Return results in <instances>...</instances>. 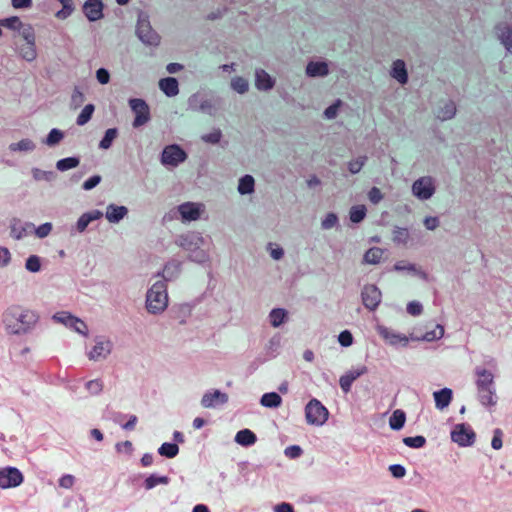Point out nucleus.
I'll use <instances>...</instances> for the list:
<instances>
[{
	"instance_id": "f257e3e1",
	"label": "nucleus",
	"mask_w": 512,
	"mask_h": 512,
	"mask_svg": "<svg viewBox=\"0 0 512 512\" xmlns=\"http://www.w3.org/2000/svg\"><path fill=\"white\" fill-rule=\"evenodd\" d=\"M38 321L37 314L20 306L9 307L3 315V323L10 334H25L29 332Z\"/></svg>"
},
{
	"instance_id": "f03ea898",
	"label": "nucleus",
	"mask_w": 512,
	"mask_h": 512,
	"mask_svg": "<svg viewBox=\"0 0 512 512\" xmlns=\"http://www.w3.org/2000/svg\"><path fill=\"white\" fill-rule=\"evenodd\" d=\"M168 304L166 285L163 281L155 282L148 290L146 308L150 313L157 314L165 310Z\"/></svg>"
},
{
	"instance_id": "7ed1b4c3",
	"label": "nucleus",
	"mask_w": 512,
	"mask_h": 512,
	"mask_svg": "<svg viewBox=\"0 0 512 512\" xmlns=\"http://www.w3.org/2000/svg\"><path fill=\"white\" fill-rule=\"evenodd\" d=\"M328 410L320 401L312 399L305 407V417L311 425H322L328 419Z\"/></svg>"
},
{
	"instance_id": "20e7f679",
	"label": "nucleus",
	"mask_w": 512,
	"mask_h": 512,
	"mask_svg": "<svg viewBox=\"0 0 512 512\" xmlns=\"http://www.w3.org/2000/svg\"><path fill=\"white\" fill-rule=\"evenodd\" d=\"M131 110L135 114L133 127L138 128L150 120L149 106L143 99L133 98L129 100Z\"/></svg>"
},
{
	"instance_id": "39448f33",
	"label": "nucleus",
	"mask_w": 512,
	"mask_h": 512,
	"mask_svg": "<svg viewBox=\"0 0 512 512\" xmlns=\"http://www.w3.org/2000/svg\"><path fill=\"white\" fill-rule=\"evenodd\" d=\"M476 434L466 424H457L451 432V439L459 446H471L475 441Z\"/></svg>"
},
{
	"instance_id": "423d86ee",
	"label": "nucleus",
	"mask_w": 512,
	"mask_h": 512,
	"mask_svg": "<svg viewBox=\"0 0 512 512\" xmlns=\"http://www.w3.org/2000/svg\"><path fill=\"white\" fill-rule=\"evenodd\" d=\"M136 33L139 39L148 45H158L160 42L159 35L153 30L149 21L139 19L137 22Z\"/></svg>"
},
{
	"instance_id": "0eeeda50",
	"label": "nucleus",
	"mask_w": 512,
	"mask_h": 512,
	"mask_svg": "<svg viewBox=\"0 0 512 512\" xmlns=\"http://www.w3.org/2000/svg\"><path fill=\"white\" fill-rule=\"evenodd\" d=\"M187 155L178 145L166 146L162 152L161 161L165 165L177 166L185 161Z\"/></svg>"
},
{
	"instance_id": "6e6552de",
	"label": "nucleus",
	"mask_w": 512,
	"mask_h": 512,
	"mask_svg": "<svg viewBox=\"0 0 512 512\" xmlns=\"http://www.w3.org/2000/svg\"><path fill=\"white\" fill-rule=\"evenodd\" d=\"M23 482L22 473L14 467L0 470V487L7 489L17 487Z\"/></svg>"
},
{
	"instance_id": "1a4fd4ad",
	"label": "nucleus",
	"mask_w": 512,
	"mask_h": 512,
	"mask_svg": "<svg viewBox=\"0 0 512 512\" xmlns=\"http://www.w3.org/2000/svg\"><path fill=\"white\" fill-rule=\"evenodd\" d=\"M53 319L60 323H63L67 327L73 328L76 332L80 334H87L86 324L81 319L74 317L68 312H58L53 316Z\"/></svg>"
},
{
	"instance_id": "9d476101",
	"label": "nucleus",
	"mask_w": 512,
	"mask_h": 512,
	"mask_svg": "<svg viewBox=\"0 0 512 512\" xmlns=\"http://www.w3.org/2000/svg\"><path fill=\"white\" fill-rule=\"evenodd\" d=\"M363 305L369 310H375L381 302V291L375 285H366L362 290Z\"/></svg>"
},
{
	"instance_id": "9b49d317",
	"label": "nucleus",
	"mask_w": 512,
	"mask_h": 512,
	"mask_svg": "<svg viewBox=\"0 0 512 512\" xmlns=\"http://www.w3.org/2000/svg\"><path fill=\"white\" fill-rule=\"evenodd\" d=\"M412 190L418 198L426 200L433 195L435 189L430 177H422L413 183Z\"/></svg>"
},
{
	"instance_id": "f8f14e48",
	"label": "nucleus",
	"mask_w": 512,
	"mask_h": 512,
	"mask_svg": "<svg viewBox=\"0 0 512 512\" xmlns=\"http://www.w3.org/2000/svg\"><path fill=\"white\" fill-rule=\"evenodd\" d=\"M83 12L89 21H97L103 17V3L101 0H87L83 5Z\"/></svg>"
},
{
	"instance_id": "ddd939ff",
	"label": "nucleus",
	"mask_w": 512,
	"mask_h": 512,
	"mask_svg": "<svg viewBox=\"0 0 512 512\" xmlns=\"http://www.w3.org/2000/svg\"><path fill=\"white\" fill-rule=\"evenodd\" d=\"M228 401V396L226 393H222L219 390H215L214 392L205 393L201 399V405L204 408L214 407L216 404H224Z\"/></svg>"
},
{
	"instance_id": "4468645a",
	"label": "nucleus",
	"mask_w": 512,
	"mask_h": 512,
	"mask_svg": "<svg viewBox=\"0 0 512 512\" xmlns=\"http://www.w3.org/2000/svg\"><path fill=\"white\" fill-rule=\"evenodd\" d=\"M111 348L112 344L110 341H99L89 352V359L99 360L101 358H106L110 354Z\"/></svg>"
},
{
	"instance_id": "2eb2a0df",
	"label": "nucleus",
	"mask_w": 512,
	"mask_h": 512,
	"mask_svg": "<svg viewBox=\"0 0 512 512\" xmlns=\"http://www.w3.org/2000/svg\"><path fill=\"white\" fill-rule=\"evenodd\" d=\"M476 375H477L476 386H477L478 391L493 387L494 376L490 371H488L486 369L478 368L476 370Z\"/></svg>"
},
{
	"instance_id": "dca6fc26",
	"label": "nucleus",
	"mask_w": 512,
	"mask_h": 512,
	"mask_svg": "<svg viewBox=\"0 0 512 512\" xmlns=\"http://www.w3.org/2000/svg\"><path fill=\"white\" fill-rule=\"evenodd\" d=\"M435 406L439 410L448 407L452 400V390L450 388H443L433 393Z\"/></svg>"
},
{
	"instance_id": "f3484780",
	"label": "nucleus",
	"mask_w": 512,
	"mask_h": 512,
	"mask_svg": "<svg viewBox=\"0 0 512 512\" xmlns=\"http://www.w3.org/2000/svg\"><path fill=\"white\" fill-rule=\"evenodd\" d=\"M380 336L385 339L391 345L403 344L406 345L408 343V338L405 335L397 334L386 327L379 328Z\"/></svg>"
},
{
	"instance_id": "a211bd4d",
	"label": "nucleus",
	"mask_w": 512,
	"mask_h": 512,
	"mask_svg": "<svg viewBox=\"0 0 512 512\" xmlns=\"http://www.w3.org/2000/svg\"><path fill=\"white\" fill-rule=\"evenodd\" d=\"M179 212L184 220H197L200 217V209L194 203H184L179 206Z\"/></svg>"
},
{
	"instance_id": "6ab92c4d",
	"label": "nucleus",
	"mask_w": 512,
	"mask_h": 512,
	"mask_svg": "<svg viewBox=\"0 0 512 512\" xmlns=\"http://www.w3.org/2000/svg\"><path fill=\"white\" fill-rule=\"evenodd\" d=\"M160 89L169 97L179 93L178 81L173 77H167L159 81Z\"/></svg>"
},
{
	"instance_id": "aec40b11",
	"label": "nucleus",
	"mask_w": 512,
	"mask_h": 512,
	"mask_svg": "<svg viewBox=\"0 0 512 512\" xmlns=\"http://www.w3.org/2000/svg\"><path fill=\"white\" fill-rule=\"evenodd\" d=\"M496 33L507 51L512 53V29L507 26L497 25Z\"/></svg>"
},
{
	"instance_id": "412c9836",
	"label": "nucleus",
	"mask_w": 512,
	"mask_h": 512,
	"mask_svg": "<svg viewBox=\"0 0 512 512\" xmlns=\"http://www.w3.org/2000/svg\"><path fill=\"white\" fill-rule=\"evenodd\" d=\"M101 217L102 213L98 210L84 213L83 215L80 216V218L77 221V230L79 232H83L92 221L97 220Z\"/></svg>"
},
{
	"instance_id": "4be33fe9",
	"label": "nucleus",
	"mask_w": 512,
	"mask_h": 512,
	"mask_svg": "<svg viewBox=\"0 0 512 512\" xmlns=\"http://www.w3.org/2000/svg\"><path fill=\"white\" fill-rule=\"evenodd\" d=\"M127 212L128 210L124 206L109 205L106 211V218L109 222H118L127 214Z\"/></svg>"
},
{
	"instance_id": "5701e85b",
	"label": "nucleus",
	"mask_w": 512,
	"mask_h": 512,
	"mask_svg": "<svg viewBox=\"0 0 512 512\" xmlns=\"http://www.w3.org/2000/svg\"><path fill=\"white\" fill-rule=\"evenodd\" d=\"M257 440L254 432L249 429H243L237 432L235 441L242 446L253 445Z\"/></svg>"
},
{
	"instance_id": "b1692460",
	"label": "nucleus",
	"mask_w": 512,
	"mask_h": 512,
	"mask_svg": "<svg viewBox=\"0 0 512 512\" xmlns=\"http://www.w3.org/2000/svg\"><path fill=\"white\" fill-rule=\"evenodd\" d=\"M392 77L395 78L401 84H405L408 80L405 63L402 60H396L393 63Z\"/></svg>"
},
{
	"instance_id": "393cba45",
	"label": "nucleus",
	"mask_w": 512,
	"mask_h": 512,
	"mask_svg": "<svg viewBox=\"0 0 512 512\" xmlns=\"http://www.w3.org/2000/svg\"><path fill=\"white\" fill-rule=\"evenodd\" d=\"M309 76H324L328 74V65L325 62H310L306 67Z\"/></svg>"
},
{
	"instance_id": "a878e982",
	"label": "nucleus",
	"mask_w": 512,
	"mask_h": 512,
	"mask_svg": "<svg viewBox=\"0 0 512 512\" xmlns=\"http://www.w3.org/2000/svg\"><path fill=\"white\" fill-rule=\"evenodd\" d=\"M273 80L264 70L256 71V86L258 89L267 90L273 87Z\"/></svg>"
},
{
	"instance_id": "bb28decb",
	"label": "nucleus",
	"mask_w": 512,
	"mask_h": 512,
	"mask_svg": "<svg viewBox=\"0 0 512 512\" xmlns=\"http://www.w3.org/2000/svg\"><path fill=\"white\" fill-rule=\"evenodd\" d=\"M282 398L276 392L265 393L260 400L264 407L275 408L280 406Z\"/></svg>"
},
{
	"instance_id": "cd10ccee",
	"label": "nucleus",
	"mask_w": 512,
	"mask_h": 512,
	"mask_svg": "<svg viewBox=\"0 0 512 512\" xmlns=\"http://www.w3.org/2000/svg\"><path fill=\"white\" fill-rule=\"evenodd\" d=\"M383 254L384 250L382 248L372 247L366 251L364 255V262L368 264H377L380 262Z\"/></svg>"
},
{
	"instance_id": "c85d7f7f",
	"label": "nucleus",
	"mask_w": 512,
	"mask_h": 512,
	"mask_svg": "<svg viewBox=\"0 0 512 512\" xmlns=\"http://www.w3.org/2000/svg\"><path fill=\"white\" fill-rule=\"evenodd\" d=\"M406 420V415L402 410H395L389 419V425L393 430L401 429Z\"/></svg>"
},
{
	"instance_id": "c756f323",
	"label": "nucleus",
	"mask_w": 512,
	"mask_h": 512,
	"mask_svg": "<svg viewBox=\"0 0 512 512\" xmlns=\"http://www.w3.org/2000/svg\"><path fill=\"white\" fill-rule=\"evenodd\" d=\"M456 113V106L454 102L449 101L444 104V107L439 108L437 118L440 120L451 119Z\"/></svg>"
},
{
	"instance_id": "7c9ffc66",
	"label": "nucleus",
	"mask_w": 512,
	"mask_h": 512,
	"mask_svg": "<svg viewBox=\"0 0 512 512\" xmlns=\"http://www.w3.org/2000/svg\"><path fill=\"white\" fill-rule=\"evenodd\" d=\"M478 395L480 402L484 406H494L496 404L495 390L493 387L478 391Z\"/></svg>"
},
{
	"instance_id": "2f4dec72",
	"label": "nucleus",
	"mask_w": 512,
	"mask_h": 512,
	"mask_svg": "<svg viewBox=\"0 0 512 512\" xmlns=\"http://www.w3.org/2000/svg\"><path fill=\"white\" fill-rule=\"evenodd\" d=\"M169 483V478L167 476H157L155 474L150 475L144 481V487L147 490H150L157 485H167Z\"/></svg>"
},
{
	"instance_id": "473e14b6",
	"label": "nucleus",
	"mask_w": 512,
	"mask_h": 512,
	"mask_svg": "<svg viewBox=\"0 0 512 512\" xmlns=\"http://www.w3.org/2000/svg\"><path fill=\"white\" fill-rule=\"evenodd\" d=\"M158 452L161 456H165L167 458H173L175 457L179 452V447L175 443H163L159 449Z\"/></svg>"
},
{
	"instance_id": "72a5a7b5",
	"label": "nucleus",
	"mask_w": 512,
	"mask_h": 512,
	"mask_svg": "<svg viewBox=\"0 0 512 512\" xmlns=\"http://www.w3.org/2000/svg\"><path fill=\"white\" fill-rule=\"evenodd\" d=\"M254 190V179L250 175H245L239 181L238 191L241 194H249Z\"/></svg>"
},
{
	"instance_id": "f704fd0d",
	"label": "nucleus",
	"mask_w": 512,
	"mask_h": 512,
	"mask_svg": "<svg viewBox=\"0 0 512 512\" xmlns=\"http://www.w3.org/2000/svg\"><path fill=\"white\" fill-rule=\"evenodd\" d=\"M95 107L93 104H87L78 115L76 123L79 126H83L90 121L92 118Z\"/></svg>"
},
{
	"instance_id": "c9c22d12",
	"label": "nucleus",
	"mask_w": 512,
	"mask_h": 512,
	"mask_svg": "<svg viewBox=\"0 0 512 512\" xmlns=\"http://www.w3.org/2000/svg\"><path fill=\"white\" fill-rule=\"evenodd\" d=\"M20 54L25 60L33 61L37 56L35 42H26V44L20 48Z\"/></svg>"
},
{
	"instance_id": "e433bc0d",
	"label": "nucleus",
	"mask_w": 512,
	"mask_h": 512,
	"mask_svg": "<svg viewBox=\"0 0 512 512\" xmlns=\"http://www.w3.org/2000/svg\"><path fill=\"white\" fill-rule=\"evenodd\" d=\"M118 135V130L116 128H109L106 130L104 137L99 143V147L101 149H109Z\"/></svg>"
},
{
	"instance_id": "4c0bfd02",
	"label": "nucleus",
	"mask_w": 512,
	"mask_h": 512,
	"mask_svg": "<svg viewBox=\"0 0 512 512\" xmlns=\"http://www.w3.org/2000/svg\"><path fill=\"white\" fill-rule=\"evenodd\" d=\"M78 165H79V159L78 158H76V157H67V158L60 159L56 163V168L59 171H66V170L75 168Z\"/></svg>"
},
{
	"instance_id": "58836bf2",
	"label": "nucleus",
	"mask_w": 512,
	"mask_h": 512,
	"mask_svg": "<svg viewBox=\"0 0 512 512\" xmlns=\"http://www.w3.org/2000/svg\"><path fill=\"white\" fill-rule=\"evenodd\" d=\"M285 317L286 311L281 308L273 309L269 315L270 322L273 327L280 326L284 322Z\"/></svg>"
},
{
	"instance_id": "ea45409f",
	"label": "nucleus",
	"mask_w": 512,
	"mask_h": 512,
	"mask_svg": "<svg viewBox=\"0 0 512 512\" xmlns=\"http://www.w3.org/2000/svg\"><path fill=\"white\" fill-rule=\"evenodd\" d=\"M366 216V207L364 205L353 206L350 210V220L353 223L361 222Z\"/></svg>"
},
{
	"instance_id": "a19ab883",
	"label": "nucleus",
	"mask_w": 512,
	"mask_h": 512,
	"mask_svg": "<svg viewBox=\"0 0 512 512\" xmlns=\"http://www.w3.org/2000/svg\"><path fill=\"white\" fill-rule=\"evenodd\" d=\"M9 148L11 151H32L35 145L29 139H22L17 143L10 144Z\"/></svg>"
},
{
	"instance_id": "79ce46f5",
	"label": "nucleus",
	"mask_w": 512,
	"mask_h": 512,
	"mask_svg": "<svg viewBox=\"0 0 512 512\" xmlns=\"http://www.w3.org/2000/svg\"><path fill=\"white\" fill-rule=\"evenodd\" d=\"M444 335V328L442 325H435L434 329L431 331H426L423 335V340L425 341H434L442 338Z\"/></svg>"
},
{
	"instance_id": "37998d69",
	"label": "nucleus",
	"mask_w": 512,
	"mask_h": 512,
	"mask_svg": "<svg viewBox=\"0 0 512 512\" xmlns=\"http://www.w3.org/2000/svg\"><path fill=\"white\" fill-rule=\"evenodd\" d=\"M392 239L395 243L406 244L409 239V232L406 228L396 227Z\"/></svg>"
},
{
	"instance_id": "c03bdc74",
	"label": "nucleus",
	"mask_w": 512,
	"mask_h": 512,
	"mask_svg": "<svg viewBox=\"0 0 512 512\" xmlns=\"http://www.w3.org/2000/svg\"><path fill=\"white\" fill-rule=\"evenodd\" d=\"M403 443L410 448H422L426 444L424 436L405 437Z\"/></svg>"
},
{
	"instance_id": "a18cd8bd",
	"label": "nucleus",
	"mask_w": 512,
	"mask_h": 512,
	"mask_svg": "<svg viewBox=\"0 0 512 512\" xmlns=\"http://www.w3.org/2000/svg\"><path fill=\"white\" fill-rule=\"evenodd\" d=\"M0 25L12 30H20L22 27V22L17 16H12L9 18L1 19Z\"/></svg>"
},
{
	"instance_id": "49530a36",
	"label": "nucleus",
	"mask_w": 512,
	"mask_h": 512,
	"mask_svg": "<svg viewBox=\"0 0 512 512\" xmlns=\"http://www.w3.org/2000/svg\"><path fill=\"white\" fill-rule=\"evenodd\" d=\"M231 86L240 94L245 93L249 87L247 80L242 77L233 78L231 81Z\"/></svg>"
},
{
	"instance_id": "de8ad7c7",
	"label": "nucleus",
	"mask_w": 512,
	"mask_h": 512,
	"mask_svg": "<svg viewBox=\"0 0 512 512\" xmlns=\"http://www.w3.org/2000/svg\"><path fill=\"white\" fill-rule=\"evenodd\" d=\"M63 133L58 129H52L47 138H46V144L49 146H53L57 143H59L63 138Z\"/></svg>"
},
{
	"instance_id": "09e8293b",
	"label": "nucleus",
	"mask_w": 512,
	"mask_h": 512,
	"mask_svg": "<svg viewBox=\"0 0 512 512\" xmlns=\"http://www.w3.org/2000/svg\"><path fill=\"white\" fill-rule=\"evenodd\" d=\"M25 267L30 272H38L41 268L40 259L36 255H31L27 260Z\"/></svg>"
},
{
	"instance_id": "8fccbe9b",
	"label": "nucleus",
	"mask_w": 512,
	"mask_h": 512,
	"mask_svg": "<svg viewBox=\"0 0 512 512\" xmlns=\"http://www.w3.org/2000/svg\"><path fill=\"white\" fill-rule=\"evenodd\" d=\"M21 36L26 42H35V33L34 29L31 25H23L19 30Z\"/></svg>"
},
{
	"instance_id": "3c124183",
	"label": "nucleus",
	"mask_w": 512,
	"mask_h": 512,
	"mask_svg": "<svg viewBox=\"0 0 512 512\" xmlns=\"http://www.w3.org/2000/svg\"><path fill=\"white\" fill-rule=\"evenodd\" d=\"M338 341L343 347H349L353 343V336L350 331L344 330L339 334Z\"/></svg>"
},
{
	"instance_id": "603ef678",
	"label": "nucleus",
	"mask_w": 512,
	"mask_h": 512,
	"mask_svg": "<svg viewBox=\"0 0 512 512\" xmlns=\"http://www.w3.org/2000/svg\"><path fill=\"white\" fill-rule=\"evenodd\" d=\"M502 436H503V432L501 429H495L494 430V434H493V438H492V441H491V446L493 449L495 450H499L502 448Z\"/></svg>"
},
{
	"instance_id": "864d4df0",
	"label": "nucleus",
	"mask_w": 512,
	"mask_h": 512,
	"mask_svg": "<svg viewBox=\"0 0 512 512\" xmlns=\"http://www.w3.org/2000/svg\"><path fill=\"white\" fill-rule=\"evenodd\" d=\"M365 161H366V157L350 161L349 167H348L349 171L353 174L358 173L362 169Z\"/></svg>"
},
{
	"instance_id": "5fc2aeb1",
	"label": "nucleus",
	"mask_w": 512,
	"mask_h": 512,
	"mask_svg": "<svg viewBox=\"0 0 512 512\" xmlns=\"http://www.w3.org/2000/svg\"><path fill=\"white\" fill-rule=\"evenodd\" d=\"M86 388L92 394H98L102 391L103 385L100 380H91L87 382Z\"/></svg>"
},
{
	"instance_id": "6e6d98bb",
	"label": "nucleus",
	"mask_w": 512,
	"mask_h": 512,
	"mask_svg": "<svg viewBox=\"0 0 512 512\" xmlns=\"http://www.w3.org/2000/svg\"><path fill=\"white\" fill-rule=\"evenodd\" d=\"M75 478L73 475L66 474L59 479V486L65 489H69L74 485Z\"/></svg>"
},
{
	"instance_id": "4d7b16f0",
	"label": "nucleus",
	"mask_w": 512,
	"mask_h": 512,
	"mask_svg": "<svg viewBox=\"0 0 512 512\" xmlns=\"http://www.w3.org/2000/svg\"><path fill=\"white\" fill-rule=\"evenodd\" d=\"M24 228L21 226L20 221H14L11 225V235L16 238L20 239L23 236Z\"/></svg>"
},
{
	"instance_id": "13d9d810",
	"label": "nucleus",
	"mask_w": 512,
	"mask_h": 512,
	"mask_svg": "<svg viewBox=\"0 0 512 512\" xmlns=\"http://www.w3.org/2000/svg\"><path fill=\"white\" fill-rule=\"evenodd\" d=\"M368 198L372 203L377 204L382 200L383 195L380 189H378L377 187H373L368 193Z\"/></svg>"
},
{
	"instance_id": "bf43d9fd",
	"label": "nucleus",
	"mask_w": 512,
	"mask_h": 512,
	"mask_svg": "<svg viewBox=\"0 0 512 512\" xmlns=\"http://www.w3.org/2000/svg\"><path fill=\"white\" fill-rule=\"evenodd\" d=\"M389 471L395 478H402L406 474L405 468L400 464H393L389 467Z\"/></svg>"
},
{
	"instance_id": "052dcab7",
	"label": "nucleus",
	"mask_w": 512,
	"mask_h": 512,
	"mask_svg": "<svg viewBox=\"0 0 512 512\" xmlns=\"http://www.w3.org/2000/svg\"><path fill=\"white\" fill-rule=\"evenodd\" d=\"M337 221H338L337 216L334 213H329V214H327L325 219L322 221V226L324 229H330L336 225Z\"/></svg>"
},
{
	"instance_id": "680f3d73",
	"label": "nucleus",
	"mask_w": 512,
	"mask_h": 512,
	"mask_svg": "<svg viewBox=\"0 0 512 512\" xmlns=\"http://www.w3.org/2000/svg\"><path fill=\"white\" fill-rule=\"evenodd\" d=\"M353 384V380H351L347 375H342L339 379V385L344 393H348L351 390V386Z\"/></svg>"
},
{
	"instance_id": "e2e57ef3",
	"label": "nucleus",
	"mask_w": 512,
	"mask_h": 512,
	"mask_svg": "<svg viewBox=\"0 0 512 512\" xmlns=\"http://www.w3.org/2000/svg\"><path fill=\"white\" fill-rule=\"evenodd\" d=\"M101 181V177L99 175H94L92 177H90L89 179H87L84 183H83V189L84 190H91L93 189L94 187H96Z\"/></svg>"
},
{
	"instance_id": "0e129e2a",
	"label": "nucleus",
	"mask_w": 512,
	"mask_h": 512,
	"mask_svg": "<svg viewBox=\"0 0 512 512\" xmlns=\"http://www.w3.org/2000/svg\"><path fill=\"white\" fill-rule=\"evenodd\" d=\"M340 105H341V101L338 100L336 103H334V104L330 105L328 108H326L324 111L325 117L328 119H332V118L336 117L338 108Z\"/></svg>"
},
{
	"instance_id": "69168bd1",
	"label": "nucleus",
	"mask_w": 512,
	"mask_h": 512,
	"mask_svg": "<svg viewBox=\"0 0 512 512\" xmlns=\"http://www.w3.org/2000/svg\"><path fill=\"white\" fill-rule=\"evenodd\" d=\"M365 373H367V367L361 366L355 370L348 371L347 373H345V375H347L354 382L356 379H358L360 376L364 375Z\"/></svg>"
},
{
	"instance_id": "338daca9",
	"label": "nucleus",
	"mask_w": 512,
	"mask_h": 512,
	"mask_svg": "<svg viewBox=\"0 0 512 512\" xmlns=\"http://www.w3.org/2000/svg\"><path fill=\"white\" fill-rule=\"evenodd\" d=\"M407 312L412 316L420 315L422 312V305L419 302L412 301L407 305Z\"/></svg>"
},
{
	"instance_id": "774afa93",
	"label": "nucleus",
	"mask_w": 512,
	"mask_h": 512,
	"mask_svg": "<svg viewBox=\"0 0 512 512\" xmlns=\"http://www.w3.org/2000/svg\"><path fill=\"white\" fill-rule=\"evenodd\" d=\"M52 230V225L51 223H44L42 225H40L37 229H36V235L39 237V238H44L46 236H48L50 234Z\"/></svg>"
}]
</instances>
